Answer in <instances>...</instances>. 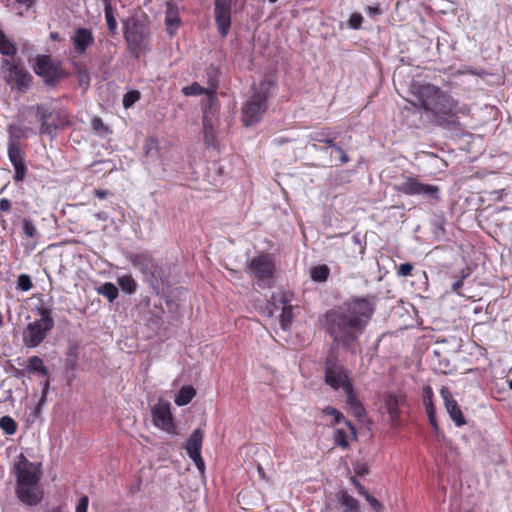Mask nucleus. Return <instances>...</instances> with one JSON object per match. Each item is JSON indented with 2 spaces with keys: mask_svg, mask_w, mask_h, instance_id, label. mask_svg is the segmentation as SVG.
Instances as JSON below:
<instances>
[{
  "mask_svg": "<svg viewBox=\"0 0 512 512\" xmlns=\"http://www.w3.org/2000/svg\"><path fill=\"white\" fill-rule=\"evenodd\" d=\"M22 228L24 235L28 238H34L37 235V228L30 219H23Z\"/></svg>",
  "mask_w": 512,
  "mask_h": 512,
  "instance_id": "41",
  "label": "nucleus"
},
{
  "mask_svg": "<svg viewBox=\"0 0 512 512\" xmlns=\"http://www.w3.org/2000/svg\"><path fill=\"white\" fill-rule=\"evenodd\" d=\"M8 157L12 164L24 162V153L20 147V144L15 141H11L8 145Z\"/></svg>",
  "mask_w": 512,
  "mask_h": 512,
  "instance_id": "35",
  "label": "nucleus"
},
{
  "mask_svg": "<svg viewBox=\"0 0 512 512\" xmlns=\"http://www.w3.org/2000/svg\"><path fill=\"white\" fill-rule=\"evenodd\" d=\"M12 165L14 167L13 179L16 182L23 181V179L25 178L26 172H27V167H26L25 161L20 162V163H14Z\"/></svg>",
  "mask_w": 512,
  "mask_h": 512,
  "instance_id": "42",
  "label": "nucleus"
},
{
  "mask_svg": "<svg viewBox=\"0 0 512 512\" xmlns=\"http://www.w3.org/2000/svg\"><path fill=\"white\" fill-rule=\"evenodd\" d=\"M203 438V431L200 428H197L192 431L185 443V450L188 456L194 462L199 472L202 474L205 471V463L201 456Z\"/></svg>",
  "mask_w": 512,
  "mask_h": 512,
  "instance_id": "14",
  "label": "nucleus"
},
{
  "mask_svg": "<svg viewBox=\"0 0 512 512\" xmlns=\"http://www.w3.org/2000/svg\"><path fill=\"white\" fill-rule=\"evenodd\" d=\"M35 109L36 116L40 121V134L52 135L55 130L64 128L70 124V121L66 117H63L60 123H50L49 118L52 116V112L43 104L36 105Z\"/></svg>",
  "mask_w": 512,
  "mask_h": 512,
  "instance_id": "17",
  "label": "nucleus"
},
{
  "mask_svg": "<svg viewBox=\"0 0 512 512\" xmlns=\"http://www.w3.org/2000/svg\"><path fill=\"white\" fill-rule=\"evenodd\" d=\"M45 512H60V509L58 507H52V508L46 510Z\"/></svg>",
  "mask_w": 512,
  "mask_h": 512,
  "instance_id": "63",
  "label": "nucleus"
},
{
  "mask_svg": "<svg viewBox=\"0 0 512 512\" xmlns=\"http://www.w3.org/2000/svg\"><path fill=\"white\" fill-rule=\"evenodd\" d=\"M275 260L271 254L261 253L252 258L247 266V273L261 288H271L275 277Z\"/></svg>",
  "mask_w": 512,
  "mask_h": 512,
  "instance_id": "5",
  "label": "nucleus"
},
{
  "mask_svg": "<svg viewBox=\"0 0 512 512\" xmlns=\"http://www.w3.org/2000/svg\"><path fill=\"white\" fill-rule=\"evenodd\" d=\"M0 428L5 434L13 435L17 430V423L10 416H3L0 418Z\"/></svg>",
  "mask_w": 512,
  "mask_h": 512,
  "instance_id": "38",
  "label": "nucleus"
},
{
  "mask_svg": "<svg viewBox=\"0 0 512 512\" xmlns=\"http://www.w3.org/2000/svg\"><path fill=\"white\" fill-rule=\"evenodd\" d=\"M88 504H89L88 497L86 495L82 496L79 499V502L76 506V512H87Z\"/></svg>",
  "mask_w": 512,
  "mask_h": 512,
  "instance_id": "52",
  "label": "nucleus"
},
{
  "mask_svg": "<svg viewBox=\"0 0 512 512\" xmlns=\"http://www.w3.org/2000/svg\"><path fill=\"white\" fill-rule=\"evenodd\" d=\"M139 99L140 92L138 90H131L124 95L122 103L125 108H129Z\"/></svg>",
  "mask_w": 512,
  "mask_h": 512,
  "instance_id": "40",
  "label": "nucleus"
},
{
  "mask_svg": "<svg viewBox=\"0 0 512 512\" xmlns=\"http://www.w3.org/2000/svg\"><path fill=\"white\" fill-rule=\"evenodd\" d=\"M213 82H216L218 84V80L215 77H213V78L209 77V80H208L209 87H211V83H213Z\"/></svg>",
  "mask_w": 512,
  "mask_h": 512,
  "instance_id": "64",
  "label": "nucleus"
},
{
  "mask_svg": "<svg viewBox=\"0 0 512 512\" xmlns=\"http://www.w3.org/2000/svg\"><path fill=\"white\" fill-rule=\"evenodd\" d=\"M413 269H414V267L411 263H408V262L402 263L397 268V274H398V276H401V277H407L412 274Z\"/></svg>",
  "mask_w": 512,
  "mask_h": 512,
  "instance_id": "46",
  "label": "nucleus"
},
{
  "mask_svg": "<svg viewBox=\"0 0 512 512\" xmlns=\"http://www.w3.org/2000/svg\"><path fill=\"white\" fill-rule=\"evenodd\" d=\"M468 276L469 271L462 270L460 278L452 284V291L455 293H459V290L462 288L465 278H467Z\"/></svg>",
  "mask_w": 512,
  "mask_h": 512,
  "instance_id": "48",
  "label": "nucleus"
},
{
  "mask_svg": "<svg viewBox=\"0 0 512 512\" xmlns=\"http://www.w3.org/2000/svg\"><path fill=\"white\" fill-rule=\"evenodd\" d=\"M16 485L33 486L38 485L41 480V464L30 462L24 454L18 456L14 465Z\"/></svg>",
  "mask_w": 512,
  "mask_h": 512,
  "instance_id": "9",
  "label": "nucleus"
},
{
  "mask_svg": "<svg viewBox=\"0 0 512 512\" xmlns=\"http://www.w3.org/2000/svg\"><path fill=\"white\" fill-rule=\"evenodd\" d=\"M47 393L42 391L41 397L39 399V405H42L46 401Z\"/></svg>",
  "mask_w": 512,
  "mask_h": 512,
  "instance_id": "60",
  "label": "nucleus"
},
{
  "mask_svg": "<svg viewBox=\"0 0 512 512\" xmlns=\"http://www.w3.org/2000/svg\"><path fill=\"white\" fill-rule=\"evenodd\" d=\"M15 492L18 499L28 506L38 505L44 494L39 484L33 486L16 485Z\"/></svg>",
  "mask_w": 512,
  "mask_h": 512,
  "instance_id": "18",
  "label": "nucleus"
},
{
  "mask_svg": "<svg viewBox=\"0 0 512 512\" xmlns=\"http://www.w3.org/2000/svg\"><path fill=\"white\" fill-rule=\"evenodd\" d=\"M396 190L409 196H424L431 199H439V187L436 185L425 184L416 177H405L404 181L396 186Z\"/></svg>",
  "mask_w": 512,
  "mask_h": 512,
  "instance_id": "11",
  "label": "nucleus"
},
{
  "mask_svg": "<svg viewBox=\"0 0 512 512\" xmlns=\"http://www.w3.org/2000/svg\"><path fill=\"white\" fill-rule=\"evenodd\" d=\"M92 127L98 133L109 132V128L104 124L103 120L100 117H94L92 119Z\"/></svg>",
  "mask_w": 512,
  "mask_h": 512,
  "instance_id": "45",
  "label": "nucleus"
},
{
  "mask_svg": "<svg viewBox=\"0 0 512 512\" xmlns=\"http://www.w3.org/2000/svg\"><path fill=\"white\" fill-rule=\"evenodd\" d=\"M363 17L360 13H353L349 18V26L352 29H359L362 25Z\"/></svg>",
  "mask_w": 512,
  "mask_h": 512,
  "instance_id": "47",
  "label": "nucleus"
},
{
  "mask_svg": "<svg viewBox=\"0 0 512 512\" xmlns=\"http://www.w3.org/2000/svg\"><path fill=\"white\" fill-rule=\"evenodd\" d=\"M98 293L108 299L109 302H113L119 295L118 288L111 282H105L98 289Z\"/></svg>",
  "mask_w": 512,
  "mask_h": 512,
  "instance_id": "36",
  "label": "nucleus"
},
{
  "mask_svg": "<svg viewBox=\"0 0 512 512\" xmlns=\"http://www.w3.org/2000/svg\"><path fill=\"white\" fill-rule=\"evenodd\" d=\"M12 203L7 198H1L0 199V211L2 212H9L11 210Z\"/></svg>",
  "mask_w": 512,
  "mask_h": 512,
  "instance_id": "53",
  "label": "nucleus"
},
{
  "mask_svg": "<svg viewBox=\"0 0 512 512\" xmlns=\"http://www.w3.org/2000/svg\"><path fill=\"white\" fill-rule=\"evenodd\" d=\"M350 481L353 484V486L356 488L359 495L364 496L365 494L368 493V490L365 488V486L362 485L355 476H352L350 478Z\"/></svg>",
  "mask_w": 512,
  "mask_h": 512,
  "instance_id": "51",
  "label": "nucleus"
},
{
  "mask_svg": "<svg viewBox=\"0 0 512 512\" xmlns=\"http://www.w3.org/2000/svg\"><path fill=\"white\" fill-rule=\"evenodd\" d=\"M2 68H6V82L11 89L19 92L27 91L32 82L31 74L22 66L9 60H3Z\"/></svg>",
  "mask_w": 512,
  "mask_h": 512,
  "instance_id": "10",
  "label": "nucleus"
},
{
  "mask_svg": "<svg viewBox=\"0 0 512 512\" xmlns=\"http://www.w3.org/2000/svg\"><path fill=\"white\" fill-rule=\"evenodd\" d=\"M71 42L77 54L83 55L86 53L87 49L93 45L94 36L90 29L80 27L75 30Z\"/></svg>",
  "mask_w": 512,
  "mask_h": 512,
  "instance_id": "20",
  "label": "nucleus"
},
{
  "mask_svg": "<svg viewBox=\"0 0 512 512\" xmlns=\"http://www.w3.org/2000/svg\"><path fill=\"white\" fill-rule=\"evenodd\" d=\"M93 193L99 199H105L110 194V192L105 189H96Z\"/></svg>",
  "mask_w": 512,
  "mask_h": 512,
  "instance_id": "54",
  "label": "nucleus"
},
{
  "mask_svg": "<svg viewBox=\"0 0 512 512\" xmlns=\"http://www.w3.org/2000/svg\"><path fill=\"white\" fill-rule=\"evenodd\" d=\"M272 85L270 80L261 81L258 90L245 102L242 108V122L245 126L258 123L266 113Z\"/></svg>",
  "mask_w": 512,
  "mask_h": 512,
  "instance_id": "3",
  "label": "nucleus"
},
{
  "mask_svg": "<svg viewBox=\"0 0 512 512\" xmlns=\"http://www.w3.org/2000/svg\"><path fill=\"white\" fill-rule=\"evenodd\" d=\"M337 496L339 504L343 508L342 512H361L360 502L346 490H340Z\"/></svg>",
  "mask_w": 512,
  "mask_h": 512,
  "instance_id": "24",
  "label": "nucleus"
},
{
  "mask_svg": "<svg viewBox=\"0 0 512 512\" xmlns=\"http://www.w3.org/2000/svg\"><path fill=\"white\" fill-rule=\"evenodd\" d=\"M105 19L107 22L108 29L111 34H115L117 31V21L114 16V9L111 0H103Z\"/></svg>",
  "mask_w": 512,
  "mask_h": 512,
  "instance_id": "31",
  "label": "nucleus"
},
{
  "mask_svg": "<svg viewBox=\"0 0 512 512\" xmlns=\"http://www.w3.org/2000/svg\"><path fill=\"white\" fill-rule=\"evenodd\" d=\"M232 0H215L214 16L217 30L222 37H226L231 27Z\"/></svg>",
  "mask_w": 512,
  "mask_h": 512,
  "instance_id": "15",
  "label": "nucleus"
},
{
  "mask_svg": "<svg viewBox=\"0 0 512 512\" xmlns=\"http://www.w3.org/2000/svg\"><path fill=\"white\" fill-rule=\"evenodd\" d=\"M28 374H37L40 376H47L49 374L44 361L38 356H32L28 359V364L25 368Z\"/></svg>",
  "mask_w": 512,
  "mask_h": 512,
  "instance_id": "27",
  "label": "nucleus"
},
{
  "mask_svg": "<svg viewBox=\"0 0 512 512\" xmlns=\"http://www.w3.org/2000/svg\"><path fill=\"white\" fill-rule=\"evenodd\" d=\"M355 473L357 475H365L368 473V468L365 465H357L355 468Z\"/></svg>",
  "mask_w": 512,
  "mask_h": 512,
  "instance_id": "56",
  "label": "nucleus"
},
{
  "mask_svg": "<svg viewBox=\"0 0 512 512\" xmlns=\"http://www.w3.org/2000/svg\"><path fill=\"white\" fill-rule=\"evenodd\" d=\"M34 71L37 75L43 77L48 85L56 84L65 75L61 65L53 62L48 55H38L36 57Z\"/></svg>",
  "mask_w": 512,
  "mask_h": 512,
  "instance_id": "12",
  "label": "nucleus"
},
{
  "mask_svg": "<svg viewBox=\"0 0 512 512\" xmlns=\"http://www.w3.org/2000/svg\"><path fill=\"white\" fill-rule=\"evenodd\" d=\"M352 243L355 245V246H358L359 247V253H364V249L365 247L361 244V241L359 239V236L358 235H353L352 236V239H351Z\"/></svg>",
  "mask_w": 512,
  "mask_h": 512,
  "instance_id": "55",
  "label": "nucleus"
},
{
  "mask_svg": "<svg viewBox=\"0 0 512 512\" xmlns=\"http://www.w3.org/2000/svg\"><path fill=\"white\" fill-rule=\"evenodd\" d=\"M333 441L334 445L341 447V448H347L349 446L348 442V436L344 429H337L333 435Z\"/></svg>",
  "mask_w": 512,
  "mask_h": 512,
  "instance_id": "39",
  "label": "nucleus"
},
{
  "mask_svg": "<svg viewBox=\"0 0 512 512\" xmlns=\"http://www.w3.org/2000/svg\"><path fill=\"white\" fill-rule=\"evenodd\" d=\"M127 259L132 266L138 269L144 280L151 285H157L162 275V267L149 252L130 253Z\"/></svg>",
  "mask_w": 512,
  "mask_h": 512,
  "instance_id": "7",
  "label": "nucleus"
},
{
  "mask_svg": "<svg viewBox=\"0 0 512 512\" xmlns=\"http://www.w3.org/2000/svg\"><path fill=\"white\" fill-rule=\"evenodd\" d=\"M124 38L128 50L136 58L140 57L142 51L146 48V42L150 37L149 21L145 17H130L124 22Z\"/></svg>",
  "mask_w": 512,
  "mask_h": 512,
  "instance_id": "4",
  "label": "nucleus"
},
{
  "mask_svg": "<svg viewBox=\"0 0 512 512\" xmlns=\"http://www.w3.org/2000/svg\"><path fill=\"white\" fill-rule=\"evenodd\" d=\"M309 139L332 147L335 146L336 134L326 127L311 132Z\"/></svg>",
  "mask_w": 512,
  "mask_h": 512,
  "instance_id": "25",
  "label": "nucleus"
},
{
  "mask_svg": "<svg viewBox=\"0 0 512 512\" xmlns=\"http://www.w3.org/2000/svg\"><path fill=\"white\" fill-rule=\"evenodd\" d=\"M434 400V392L429 385H425L422 388V402L423 404L426 402H431Z\"/></svg>",
  "mask_w": 512,
  "mask_h": 512,
  "instance_id": "49",
  "label": "nucleus"
},
{
  "mask_svg": "<svg viewBox=\"0 0 512 512\" xmlns=\"http://www.w3.org/2000/svg\"><path fill=\"white\" fill-rule=\"evenodd\" d=\"M63 117H66L69 120L66 114L58 112L51 123H60Z\"/></svg>",
  "mask_w": 512,
  "mask_h": 512,
  "instance_id": "58",
  "label": "nucleus"
},
{
  "mask_svg": "<svg viewBox=\"0 0 512 512\" xmlns=\"http://www.w3.org/2000/svg\"><path fill=\"white\" fill-rule=\"evenodd\" d=\"M411 95L409 103L430 113L438 123L456 112L457 102L450 93L431 83L412 85Z\"/></svg>",
  "mask_w": 512,
  "mask_h": 512,
  "instance_id": "2",
  "label": "nucleus"
},
{
  "mask_svg": "<svg viewBox=\"0 0 512 512\" xmlns=\"http://www.w3.org/2000/svg\"><path fill=\"white\" fill-rule=\"evenodd\" d=\"M195 395V388L191 385H186L180 388L178 394L175 396L174 402L177 406H185L192 401Z\"/></svg>",
  "mask_w": 512,
  "mask_h": 512,
  "instance_id": "29",
  "label": "nucleus"
},
{
  "mask_svg": "<svg viewBox=\"0 0 512 512\" xmlns=\"http://www.w3.org/2000/svg\"><path fill=\"white\" fill-rule=\"evenodd\" d=\"M404 402H405L404 395H396L394 393H389L385 397V401H384L385 408L387 410L391 425L393 427H397L400 425V417H401L400 406L403 405Z\"/></svg>",
  "mask_w": 512,
  "mask_h": 512,
  "instance_id": "19",
  "label": "nucleus"
},
{
  "mask_svg": "<svg viewBox=\"0 0 512 512\" xmlns=\"http://www.w3.org/2000/svg\"><path fill=\"white\" fill-rule=\"evenodd\" d=\"M152 422L153 424L167 432L174 433L175 432V424L173 421V416L171 413L170 403L167 401L159 400L152 408H151Z\"/></svg>",
  "mask_w": 512,
  "mask_h": 512,
  "instance_id": "13",
  "label": "nucleus"
},
{
  "mask_svg": "<svg viewBox=\"0 0 512 512\" xmlns=\"http://www.w3.org/2000/svg\"><path fill=\"white\" fill-rule=\"evenodd\" d=\"M423 405L428 417L429 424L431 425L435 435H439L441 431L436 418V407L434 404V400L431 402H426Z\"/></svg>",
  "mask_w": 512,
  "mask_h": 512,
  "instance_id": "33",
  "label": "nucleus"
},
{
  "mask_svg": "<svg viewBox=\"0 0 512 512\" xmlns=\"http://www.w3.org/2000/svg\"><path fill=\"white\" fill-rule=\"evenodd\" d=\"M182 92L186 96H199V95H204V94L207 95L210 108L212 107V105L214 103L217 102V97H216L217 83L216 82L211 83V87H208V88H204L199 83L194 82L191 85L184 87L182 89Z\"/></svg>",
  "mask_w": 512,
  "mask_h": 512,
  "instance_id": "21",
  "label": "nucleus"
},
{
  "mask_svg": "<svg viewBox=\"0 0 512 512\" xmlns=\"http://www.w3.org/2000/svg\"><path fill=\"white\" fill-rule=\"evenodd\" d=\"M16 2L18 4L23 5L26 8V10H27V9H29L30 7H32L34 5L35 0H16Z\"/></svg>",
  "mask_w": 512,
  "mask_h": 512,
  "instance_id": "57",
  "label": "nucleus"
},
{
  "mask_svg": "<svg viewBox=\"0 0 512 512\" xmlns=\"http://www.w3.org/2000/svg\"><path fill=\"white\" fill-rule=\"evenodd\" d=\"M363 497L365 498V500L368 502L370 507L375 512H382L383 505L381 504V502L378 499H376L374 496H372L369 492L367 494H365Z\"/></svg>",
  "mask_w": 512,
  "mask_h": 512,
  "instance_id": "44",
  "label": "nucleus"
},
{
  "mask_svg": "<svg viewBox=\"0 0 512 512\" xmlns=\"http://www.w3.org/2000/svg\"><path fill=\"white\" fill-rule=\"evenodd\" d=\"M50 38H51L52 40H60V35H59V33H58V32H52V33L50 34Z\"/></svg>",
  "mask_w": 512,
  "mask_h": 512,
  "instance_id": "62",
  "label": "nucleus"
},
{
  "mask_svg": "<svg viewBox=\"0 0 512 512\" xmlns=\"http://www.w3.org/2000/svg\"><path fill=\"white\" fill-rule=\"evenodd\" d=\"M17 53L16 45L10 41L5 34L0 37V54L13 57Z\"/></svg>",
  "mask_w": 512,
  "mask_h": 512,
  "instance_id": "37",
  "label": "nucleus"
},
{
  "mask_svg": "<svg viewBox=\"0 0 512 512\" xmlns=\"http://www.w3.org/2000/svg\"><path fill=\"white\" fill-rule=\"evenodd\" d=\"M17 287L22 291H29L33 287L31 277L28 274L19 275Z\"/></svg>",
  "mask_w": 512,
  "mask_h": 512,
  "instance_id": "43",
  "label": "nucleus"
},
{
  "mask_svg": "<svg viewBox=\"0 0 512 512\" xmlns=\"http://www.w3.org/2000/svg\"><path fill=\"white\" fill-rule=\"evenodd\" d=\"M117 284L121 290L127 294H134L138 287L137 282L131 274L117 277Z\"/></svg>",
  "mask_w": 512,
  "mask_h": 512,
  "instance_id": "30",
  "label": "nucleus"
},
{
  "mask_svg": "<svg viewBox=\"0 0 512 512\" xmlns=\"http://www.w3.org/2000/svg\"><path fill=\"white\" fill-rule=\"evenodd\" d=\"M367 11L371 16L380 14V9L378 7L368 6Z\"/></svg>",
  "mask_w": 512,
  "mask_h": 512,
  "instance_id": "59",
  "label": "nucleus"
},
{
  "mask_svg": "<svg viewBox=\"0 0 512 512\" xmlns=\"http://www.w3.org/2000/svg\"><path fill=\"white\" fill-rule=\"evenodd\" d=\"M324 381L333 390H338L339 388L344 390L348 384H353L347 369L338 363L337 357L331 355L325 360Z\"/></svg>",
  "mask_w": 512,
  "mask_h": 512,
  "instance_id": "8",
  "label": "nucleus"
},
{
  "mask_svg": "<svg viewBox=\"0 0 512 512\" xmlns=\"http://www.w3.org/2000/svg\"><path fill=\"white\" fill-rule=\"evenodd\" d=\"M202 123L205 144L209 147H215L217 143L216 133L214 130L212 119L208 116L207 112H204L203 114Z\"/></svg>",
  "mask_w": 512,
  "mask_h": 512,
  "instance_id": "26",
  "label": "nucleus"
},
{
  "mask_svg": "<svg viewBox=\"0 0 512 512\" xmlns=\"http://www.w3.org/2000/svg\"><path fill=\"white\" fill-rule=\"evenodd\" d=\"M330 275V269L327 265L321 264L310 269V277L315 282H325Z\"/></svg>",
  "mask_w": 512,
  "mask_h": 512,
  "instance_id": "34",
  "label": "nucleus"
},
{
  "mask_svg": "<svg viewBox=\"0 0 512 512\" xmlns=\"http://www.w3.org/2000/svg\"><path fill=\"white\" fill-rule=\"evenodd\" d=\"M346 395V403L353 416L361 418L365 414V409L361 401L358 399L353 384H348L344 389Z\"/></svg>",
  "mask_w": 512,
  "mask_h": 512,
  "instance_id": "23",
  "label": "nucleus"
},
{
  "mask_svg": "<svg viewBox=\"0 0 512 512\" xmlns=\"http://www.w3.org/2000/svg\"><path fill=\"white\" fill-rule=\"evenodd\" d=\"M282 312L280 315V326L283 330H288L293 322V306L287 303V300L283 296L281 299Z\"/></svg>",
  "mask_w": 512,
  "mask_h": 512,
  "instance_id": "28",
  "label": "nucleus"
},
{
  "mask_svg": "<svg viewBox=\"0 0 512 512\" xmlns=\"http://www.w3.org/2000/svg\"><path fill=\"white\" fill-rule=\"evenodd\" d=\"M376 311V297L352 296L341 305L326 311L322 325L324 331L344 349L355 353L359 338Z\"/></svg>",
  "mask_w": 512,
  "mask_h": 512,
  "instance_id": "1",
  "label": "nucleus"
},
{
  "mask_svg": "<svg viewBox=\"0 0 512 512\" xmlns=\"http://www.w3.org/2000/svg\"><path fill=\"white\" fill-rule=\"evenodd\" d=\"M49 385H50V381L49 380L44 381L43 382L42 391H45L46 393H48Z\"/></svg>",
  "mask_w": 512,
  "mask_h": 512,
  "instance_id": "61",
  "label": "nucleus"
},
{
  "mask_svg": "<svg viewBox=\"0 0 512 512\" xmlns=\"http://www.w3.org/2000/svg\"><path fill=\"white\" fill-rule=\"evenodd\" d=\"M332 148L339 154V161H340V164H346L349 162L350 158L349 156L345 153V151L343 150V148L339 145H337L335 143V146H332Z\"/></svg>",
  "mask_w": 512,
  "mask_h": 512,
  "instance_id": "50",
  "label": "nucleus"
},
{
  "mask_svg": "<svg viewBox=\"0 0 512 512\" xmlns=\"http://www.w3.org/2000/svg\"><path fill=\"white\" fill-rule=\"evenodd\" d=\"M440 395L443 399L444 406L449 414L451 420L457 427H462L466 425L467 421L465 416L458 404V402L454 399L450 389L446 386H442L440 389Z\"/></svg>",
  "mask_w": 512,
  "mask_h": 512,
  "instance_id": "16",
  "label": "nucleus"
},
{
  "mask_svg": "<svg viewBox=\"0 0 512 512\" xmlns=\"http://www.w3.org/2000/svg\"><path fill=\"white\" fill-rule=\"evenodd\" d=\"M37 312L40 318L29 323L23 335L24 343L29 348L40 345L46 338L47 333L54 327L50 308L41 306L37 308Z\"/></svg>",
  "mask_w": 512,
  "mask_h": 512,
  "instance_id": "6",
  "label": "nucleus"
},
{
  "mask_svg": "<svg viewBox=\"0 0 512 512\" xmlns=\"http://www.w3.org/2000/svg\"><path fill=\"white\" fill-rule=\"evenodd\" d=\"M181 24L182 21L179 15L178 6L172 1H167L165 10V25L167 33L170 36L175 35Z\"/></svg>",
  "mask_w": 512,
  "mask_h": 512,
  "instance_id": "22",
  "label": "nucleus"
},
{
  "mask_svg": "<svg viewBox=\"0 0 512 512\" xmlns=\"http://www.w3.org/2000/svg\"><path fill=\"white\" fill-rule=\"evenodd\" d=\"M322 413L333 417V420L331 421L332 425H336V424H339L341 421H344L345 424L351 429V431L353 433H355L354 426L351 424V422L348 420H345L344 415L336 408H334L332 406H326L322 410Z\"/></svg>",
  "mask_w": 512,
  "mask_h": 512,
  "instance_id": "32",
  "label": "nucleus"
}]
</instances>
